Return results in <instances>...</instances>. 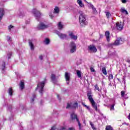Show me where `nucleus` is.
<instances>
[{
	"mask_svg": "<svg viewBox=\"0 0 130 130\" xmlns=\"http://www.w3.org/2000/svg\"><path fill=\"white\" fill-rule=\"evenodd\" d=\"M55 33L56 34H57V35H58L60 39L63 40L64 39V38H66V35L64 34L60 33V32L58 31V30H56Z\"/></svg>",
	"mask_w": 130,
	"mask_h": 130,
	"instance_id": "nucleus-15",
	"label": "nucleus"
},
{
	"mask_svg": "<svg viewBox=\"0 0 130 130\" xmlns=\"http://www.w3.org/2000/svg\"><path fill=\"white\" fill-rule=\"evenodd\" d=\"M12 105H9L8 106H7V110H8L9 111H12Z\"/></svg>",
	"mask_w": 130,
	"mask_h": 130,
	"instance_id": "nucleus-34",
	"label": "nucleus"
},
{
	"mask_svg": "<svg viewBox=\"0 0 130 130\" xmlns=\"http://www.w3.org/2000/svg\"><path fill=\"white\" fill-rule=\"evenodd\" d=\"M77 74L79 78H81L82 77V74L81 73V71H78L77 72Z\"/></svg>",
	"mask_w": 130,
	"mask_h": 130,
	"instance_id": "nucleus-35",
	"label": "nucleus"
},
{
	"mask_svg": "<svg viewBox=\"0 0 130 130\" xmlns=\"http://www.w3.org/2000/svg\"><path fill=\"white\" fill-rule=\"evenodd\" d=\"M58 130H66V127L61 126L59 129H58Z\"/></svg>",
	"mask_w": 130,
	"mask_h": 130,
	"instance_id": "nucleus-44",
	"label": "nucleus"
},
{
	"mask_svg": "<svg viewBox=\"0 0 130 130\" xmlns=\"http://www.w3.org/2000/svg\"><path fill=\"white\" fill-rule=\"evenodd\" d=\"M102 72L103 75H107V71H106V68L103 67L102 68Z\"/></svg>",
	"mask_w": 130,
	"mask_h": 130,
	"instance_id": "nucleus-26",
	"label": "nucleus"
},
{
	"mask_svg": "<svg viewBox=\"0 0 130 130\" xmlns=\"http://www.w3.org/2000/svg\"><path fill=\"white\" fill-rule=\"evenodd\" d=\"M121 2L122 3V4L126 3V0H121Z\"/></svg>",
	"mask_w": 130,
	"mask_h": 130,
	"instance_id": "nucleus-46",
	"label": "nucleus"
},
{
	"mask_svg": "<svg viewBox=\"0 0 130 130\" xmlns=\"http://www.w3.org/2000/svg\"><path fill=\"white\" fill-rule=\"evenodd\" d=\"M83 105L84 106V107H86V108H87V107L88 106L85 105L84 104H83Z\"/></svg>",
	"mask_w": 130,
	"mask_h": 130,
	"instance_id": "nucleus-57",
	"label": "nucleus"
},
{
	"mask_svg": "<svg viewBox=\"0 0 130 130\" xmlns=\"http://www.w3.org/2000/svg\"><path fill=\"white\" fill-rule=\"evenodd\" d=\"M103 118L105 119H106V116H103Z\"/></svg>",
	"mask_w": 130,
	"mask_h": 130,
	"instance_id": "nucleus-61",
	"label": "nucleus"
},
{
	"mask_svg": "<svg viewBox=\"0 0 130 130\" xmlns=\"http://www.w3.org/2000/svg\"><path fill=\"white\" fill-rule=\"evenodd\" d=\"M114 104H113L111 106L110 110H114Z\"/></svg>",
	"mask_w": 130,
	"mask_h": 130,
	"instance_id": "nucleus-38",
	"label": "nucleus"
},
{
	"mask_svg": "<svg viewBox=\"0 0 130 130\" xmlns=\"http://www.w3.org/2000/svg\"><path fill=\"white\" fill-rule=\"evenodd\" d=\"M4 15H5V10L3 8H0V22L3 19Z\"/></svg>",
	"mask_w": 130,
	"mask_h": 130,
	"instance_id": "nucleus-17",
	"label": "nucleus"
},
{
	"mask_svg": "<svg viewBox=\"0 0 130 130\" xmlns=\"http://www.w3.org/2000/svg\"><path fill=\"white\" fill-rule=\"evenodd\" d=\"M24 86H25V84L24 83V81H21L20 82V88L21 90H23V89H24Z\"/></svg>",
	"mask_w": 130,
	"mask_h": 130,
	"instance_id": "nucleus-28",
	"label": "nucleus"
},
{
	"mask_svg": "<svg viewBox=\"0 0 130 130\" xmlns=\"http://www.w3.org/2000/svg\"><path fill=\"white\" fill-rule=\"evenodd\" d=\"M87 96L90 102H94V100L93 99V95H92V92L89 91V92H88L87 94Z\"/></svg>",
	"mask_w": 130,
	"mask_h": 130,
	"instance_id": "nucleus-11",
	"label": "nucleus"
},
{
	"mask_svg": "<svg viewBox=\"0 0 130 130\" xmlns=\"http://www.w3.org/2000/svg\"><path fill=\"white\" fill-rule=\"evenodd\" d=\"M39 58H40V59H41V60H42V59H43V56L40 55L39 56Z\"/></svg>",
	"mask_w": 130,
	"mask_h": 130,
	"instance_id": "nucleus-49",
	"label": "nucleus"
},
{
	"mask_svg": "<svg viewBox=\"0 0 130 130\" xmlns=\"http://www.w3.org/2000/svg\"><path fill=\"white\" fill-rule=\"evenodd\" d=\"M57 26L58 30H62V29H63V25H62L60 22L58 23Z\"/></svg>",
	"mask_w": 130,
	"mask_h": 130,
	"instance_id": "nucleus-22",
	"label": "nucleus"
},
{
	"mask_svg": "<svg viewBox=\"0 0 130 130\" xmlns=\"http://www.w3.org/2000/svg\"><path fill=\"white\" fill-rule=\"evenodd\" d=\"M49 17L51 19H53V18H54V16L52 15V13H49Z\"/></svg>",
	"mask_w": 130,
	"mask_h": 130,
	"instance_id": "nucleus-39",
	"label": "nucleus"
},
{
	"mask_svg": "<svg viewBox=\"0 0 130 130\" xmlns=\"http://www.w3.org/2000/svg\"><path fill=\"white\" fill-rule=\"evenodd\" d=\"M53 14H56L57 15L56 16H58V14H59V8L57 7H55L54 9Z\"/></svg>",
	"mask_w": 130,
	"mask_h": 130,
	"instance_id": "nucleus-18",
	"label": "nucleus"
},
{
	"mask_svg": "<svg viewBox=\"0 0 130 130\" xmlns=\"http://www.w3.org/2000/svg\"><path fill=\"white\" fill-rule=\"evenodd\" d=\"M2 71H5L6 70V62H3L2 64Z\"/></svg>",
	"mask_w": 130,
	"mask_h": 130,
	"instance_id": "nucleus-32",
	"label": "nucleus"
},
{
	"mask_svg": "<svg viewBox=\"0 0 130 130\" xmlns=\"http://www.w3.org/2000/svg\"><path fill=\"white\" fill-rule=\"evenodd\" d=\"M8 41H11L12 40V38H11V37H8Z\"/></svg>",
	"mask_w": 130,
	"mask_h": 130,
	"instance_id": "nucleus-51",
	"label": "nucleus"
},
{
	"mask_svg": "<svg viewBox=\"0 0 130 130\" xmlns=\"http://www.w3.org/2000/svg\"><path fill=\"white\" fill-rule=\"evenodd\" d=\"M101 115L102 116H103V117L104 116V115L103 114H102V113H101Z\"/></svg>",
	"mask_w": 130,
	"mask_h": 130,
	"instance_id": "nucleus-59",
	"label": "nucleus"
},
{
	"mask_svg": "<svg viewBox=\"0 0 130 130\" xmlns=\"http://www.w3.org/2000/svg\"><path fill=\"white\" fill-rule=\"evenodd\" d=\"M90 125H91V127L92 128V127H94V124H93V123H92V122H90Z\"/></svg>",
	"mask_w": 130,
	"mask_h": 130,
	"instance_id": "nucleus-50",
	"label": "nucleus"
},
{
	"mask_svg": "<svg viewBox=\"0 0 130 130\" xmlns=\"http://www.w3.org/2000/svg\"><path fill=\"white\" fill-rule=\"evenodd\" d=\"M70 53H75L77 50V44L74 42H71L70 44Z\"/></svg>",
	"mask_w": 130,
	"mask_h": 130,
	"instance_id": "nucleus-4",
	"label": "nucleus"
},
{
	"mask_svg": "<svg viewBox=\"0 0 130 130\" xmlns=\"http://www.w3.org/2000/svg\"><path fill=\"white\" fill-rule=\"evenodd\" d=\"M79 22L82 27H85L86 24V15L82 11L79 12Z\"/></svg>",
	"mask_w": 130,
	"mask_h": 130,
	"instance_id": "nucleus-1",
	"label": "nucleus"
},
{
	"mask_svg": "<svg viewBox=\"0 0 130 130\" xmlns=\"http://www.w3.org/2000/svg\"><path fill=\"white\" fill-rule=\"evenodd\" d=\"M100 38H103V35H100Z\"/></svg>",
	"mask_w": 130,
	"mask_h": 130,
	"instance_id": "nucleus-54",
	"label": "nucleus"
},
{
	"mask_svg": "<svg viewBox=\"0 0 130 130\" xmlns=\"http://www.w3.org/2000/svg\"><path fill=\"white\" fill-rule=\"evenodd\" d=\"M121 97H124V91H122L121 92Z\"/></svg>",
	"mask_w": 130,
	"mask_h": 130,
	"instance_id": "nucleus-41",
	"label": "nucleus"
},
{
	"mask_svg": "<svg viewBox=\"0 0 130 130\" xmlns=\"http://www.w3.org/2000/svg\"><path fill=\"white\" fill-rule=\"evenodd\" d=\"M45 85V81H42L41 82H39L38 84V86L36 88V90H37V89H39V90H40L39 92L40 93V94H41V95H42V93L43 92V88H44Z\"/></svg>",
	"mask_w": 130,
	"mask_h": 130,
	"instance_id": "nucleus-5",
	"label": "nucleus"
},
{
	"mask_svg": "<svg viewBox=\"0 0 130 130\" xmlns=\"http://www.w3.org/2000/svg\"><path fill=\"white\" fill-rule=\"evenodd\" d=\"M8 93L10 96H13V88L12 87L8 89Z\"/></svg>",
	"mask_w": 130,
	"mask_h": 130,
	"instance_id": "nucleus-27",
	"label": "nucleus"
},
{
	"mask_svg": "<svg viewBox=\"0 0 130 130\" xmlns=\"http://www.w3.org/2000/svg\"><path fill=\"white\" fill-rule=\"evenodd\" d=\"M120 11L123 14H125V15H128L127 11H126L124 8H121Z\"/></svg>",
	"mask_w": 130,
	"mask_h": 130,
	"instance_id": "nucleus-25",
	"label": "nucleus"
},
{
	"mask_svg": "<svg viewBox=\"0 0 130 130\" xmlns=\"http://www.w3.org/2000/svg\"><path fill=\"white\" fill-rule=\"evenodd\" d=\"M41 104H42V101H41Z\"/></svg>",
	"mask_w": 130,
	"mask_h": 130,
	"instance_id": "nucleus-63",
	"label": "nucleus"
},
{
	"mask_svg": "<svg viewBox=\"0 0 130 130\" xmlns=\"http://www.w3.org/2000/svg\"><path fill=\"white\" fill-rule=\"evenodd\" d=\"M108 54L109 55H110V56H116L117 55L116 51L114 52H109Z\"/></svg>",
	"mask_w": 130,
	"mask_h": 130,
	"instance_id": "nucleus-24",
	"label": "nucleus"
},
{
	"mask_svg": "<svg viewBox=\"0 0 130 130\" xmlns=\"http://www.w3.org/2000/svg\"><path fill=\"white\" fill-rule=\"evenodd\" d=\"M122 82L124 83V85H125V77L124 76L122 77Z\"/></svg>",
	"mask_w": 130,
	"mask_h": 130,
	"instance_id": "nucleus-40",
	"label": "nucleus"
},
{
	"mask_svg": "<svg viewBox=\"0 0 130 130\" xmlns=\"http://www.w3.org/2000/svg\"><path fill=\"white\" fill-rule=\"evenodd\" d=\"M92 128L93 130H96V127H95V126H94Z\"/></svg>",
	"mask_w": 130,
	"mask_h": 130,
	"instance_id": "nucleus-56",
	"label": "nucleus"
},
{
	"mask_svg": "<svg viewBox=\"0 0 130 130\" xmlns=\"http://www.w3.org/2000/svg\"><path fill=\"white\" fill-rule=\"evenodd\" d=\"M68 130H76V129H75V128L72 127L69 128Z\"/></svg>",
	"mask_w": 130,
	"mask_h": 130,
	"instance_id": "nucleus-48",
	"label": "nucleus"
},
{
	"mask_svg": "<svg viewBox=\"0 0 130 130\" xmlns=\"http://www.w3.org/2000/svg\"><path fill=\"white\" fill-rule=\"evenodd\" d=\"M94 88L96 90H98V91H99V87H98V85L95 84L94 85Z\"/></svg>",
	"mask_w": 130,
	"mask_h": 130,
	"instance_id": "nucleus-42",
	"label": "nucleus"
},
{
	"mask_svg": "<svg viewBox=\"0 0 130 130\" xmlns=\"http://www.w3.org/2000/svg\"><path fill=\"white\" fill-rule=\"evenodd\" d=\"M104 91L105 94L107 93V90H106V89L104 90Z\"/></svg>",
	"mask_w": 130,
	"mask_h": 130,
	"instance_id": "nucleus-55",
	"label": "nucleus"
},
{
	"mask_svg": "<svg viewBox=\"0 0 130 130\" xmlns=\"http://www.w3.org/2000/svg\"><path fill=\"white\" fill-rule=\"evenodd\" d=\"M35 98H36V94L34 93L32 94V98H31L30 100V103L31 104H33V103L34 102V99H35Z\"/></svg>",
	"mask_w": 130,
	"mask_h": 130,
	"instance_id": "nucleus-30",
	"label": "nucleus"
},
{
	"mask_svg": "<svg viewBox=\"0 0 130 130\" xmlns=\"http://www.w3.org/2000/svg\"><path fill=\"white\" fill-rule=\"evenodd\" d=\"M69 36L72 40H77L78 39V36L75 35L72 31H69Z\"/></svg>",
	"mask_w": 130,
	"mask_h": 130,
	"instance_id": "nucleus-13",
	"label": "nucleus"
},
{
	"mask_svg": "<svg viewBox=\"0 0 130 130\" xmlns=\"http://www.w3.org/2000/svg\"><path fill=\"white\" fill-rule=\"evenodd\" d=\"M50 42V40H49V39H48V38L45 39V40L44 41V43L46 45H48V44H49Z\"/></svg>",
	"mask_w": 130,
	"mask_h": 130,
	"instance_id": "nucleus-29",
	"label": "nucleus"
},
{
	"mask_svg": "<svg viewBox=\"0 0 130 130\" xmlns=\"http://www.w3.org/2000/svg\"><path fill=\"white\" fill-rule=\"evenodd\" d=\"M31 128H32V129H33V126H32Z\"/></svg>",
	"mask_w": 130,
	"mask_h": 130,
	"instance_id": "nucleus-64",
	"label": "nucleus"
},
{
	"mask_svg": "<svg viewBox=\"0 0 130 130\" xmlns=\"http://www.w3.org/2000/svg\"><path fill=\"white\" fill-rule=\"evenodd\" d=\"M71 118L72 120H76L78 122L79 129H82V125L81 124V122H80L78 115L75 114V112H73L71 114Z\"/></svg>",
	"mask_w": 130,
	"mask_h": 130,
	"instance_id": "nucleus-3",
	"label": "nucleus"
},
{
	"mask_svg": "<svg viewBox=\"0 0 130 130\" xmlns=\"http://www.w3.org/2000/svg\"><path fill=\"white\" fill-rule=\"evenodd\" d=\"M12 52H10L8 54V59H10V58H11V56H12Z\"/></svg>",
	"mask_w": 130,
	"mask_h": 130,
	"instance_id": "nucleus-37",
	"label": "nucleus"
},
{
	"mask_svg": "<svg viewBox=\"0 0 130 130\" xmlns=\"http://www.w3.org/2000/svg\"><path fill=\"white\" fill-rule=\"evenodd\" d=\"M90 103H91V105H92V107H93L95 110L97 111V110H98V108L97 107V104L95 103L94 101H93V102H90Z\"/></svg>",
	"mask_w": 130,
	"mask_h": 130,
	"instance_id": "nucleus-21",
	"label": "nucleus"
},
{
	"mask_svg": "<svg viewBox=\"0 0 130 130\" xmlns=\"http://www.w3.org/2000/svg\"><path fill=\"white\" fill-rule=\"evenodd\" d=\"M47 28H48V25H45L43 22H40L37 26L38 30H44Z\"/></svg>",
	"mask_w": 130,
	"mask_h": 130,
	"instance_id": "nucleus-6",
	"label": "nucleus"
},
{
	"mask_svg": "<svg viewBox=\"0 0 130 130\" xmlns=\"http://www.w3.org/2000/svg\"><path fill=\"white\" fill-rule=\"evenodd\" d=\"M90 71H91V72H92V73H94V72H95V69H94V68L91 67V68H90Z\"/></svg>",
	"mask_w": 130,
	"mask_h": 130,
	"instance_id": "nucleus-45",
	"label": "nucleus"
},
{
	"mask_svg": "<svg viewBox=\"0 0 130 130\" xmlns=\"http://www.w3.org/2000/svg\"><path fill=\"white\" fill-rule=\"evenodd\" d=\"M112 79H113V75H112V74H110L109 75V80H112Z\"/></svg>",
	"mask_w": 130,
	"mask_h": 130,
	"instance_id": "nucleus-36",
	"label": "nucleus"
},
{
	"mask_svg": "<svg viewBox=\"0 0 130 130\" xmlns=\"http://www.w3.org/2000/svg\"><path fill=\"white\" fill-rule=\"evenodd\" d=\"M51 79L53 84H57V78H56V76H55V75L51 74Z\"/></svg>",
	"mask_w": 130,
	"mask_h": 130,
	"instance_id": "nucleus-14",
	"label": "nucleus"
},
{
	"mask_svg": "<svg viewBox=\"0 0 130 130\" xmlns=\"http://www.w3.org/2000/svg\"><path fill=\"white\" fill-rule=\"evenodd\" d=\"M124 98L125 99H128V97H127V96H126V94H125V95H124Z\"/></svg>",
	"mask_w": 130,
	"mask_h": 130,
	"instance_id": "nucleus-52",
	"label": "nucleus"
},
{
	"mask_svg": "<svg viewBox=\"0 0 130 130\" xmlns=\"http://www.w3.org/2000/svg\"><path fill=\"white\" fill-rule=\"evenodd\" d=\"M88 50L92 52H97V48L94 45H90L88 46Z\"/></svg>",
	"mask_w": 130,
	"mask_h": 130,
	"instance_id": "nucleus-12",
	"label": "nucleus"
},
{
	"mask_svg": "<svg viewBox=\"0 0 130 130\" xmlns=\"http://www.w3.org/2000/svg\"><path fill=\"white\" fill-rule=\"evenodd\" d=\"M106 130H113V128L110 125H108L106 127Z\"/></svg>",
	"mask_w": 130,
	"mask_h": 130,
	"instance_id": "nucleus-33",
	"label": "nucleus"
},
{
	"mask_svg": "<svg viewBox=\"0 0 130 130\" xmlns=\"http://www.w3.org/2000/svg\"><path fill=\"white\" fill-rule=\"evenodd\" d=\"M117 80H119V82H120V80H119V78H118Z\"/></svg>",
	"mask_w": 130,
	"mask_h": 130,
	"instance_id": "nucleus-62",
	"label": "nucleus"
},
{
	"mask_svg": "<svg viewBox=\"0 0 130 130\" xmlns=\"http://www.w3.org/2000/svg\"><path fill=\"white\" fill-rule=\"evenodd\" d=\"M127 61V62H128L129 63H130V60H128Z\"/></svg>",
	"mask_w": 130,
	"mask_h": 130,
	"instance_id": "nucleus-60",
	"label": "nucleus"
},
{
	"mask_svg": "<svg viewBox=\"0 0 130 130\" xmlns=\"http://www.w3.org/2000/svg\"><path fill=\"white\" fill-rule=\"evenodd\" d=\"M89 7L91 8L93 14H97V10L96 8L94 7V6L92 4H89Z\"/></svg>",
	"mask_w": 130,
	"mask_h": 130,
	"instance_id": "nucleus-20",
	"label": "nucleus"
},
{
	"mask_svg": "<svg viewBox=\"0 0 130 130\" xmlns=\"http://www.w3.org/2000/svg\"><path fill=\"white\" fill-rule=\"evenodd\" d=\"M12 28H14V26L13 25H10L9 26H8V30H9L10 31H11V29H12Z\"/></svg>",
	"mask_w": 130,
	"mask_h": 130,
	"instance_id": "nucleus-43",
	"label": "nucleus"
},
{
	"mask_svg": "<svg viewBox=\"0 0 130 130\" xmlns=\"http://www.w3.org/2000/svg\"><path fill=\"white\" fill-rule=\"evenodd\" d=\"M66 80L67 85H70V81H71V73H66Z\"/></svg>",
	"mask_w": 130,
	"mask_h": 130,
	"instance_id": "nucleus-10",
	"label": "nucleus"
},
{
	"mask_svg": "<svg viewBox=\"0 0 130 130\" xmlns=\"http://www.w3.org/2000/svg\"><path fill=\"white\" fill-rule=\"evenodd\" d=\"M116 28L117 30L118 31H121L122 29H123V25H122V22H118L116 23Z\"/></svg>",
	"mask_w": 130,
	"mask_h": 130,
	"instance_id": "nucleus-9",
	"label": "nucleus"
},
{
	"mask_svg": "<svg viewBox=\"0 0 130 130\" xmlns=\"http://www.w3.org/2000/svg\"><path fill=\"white\" fill-rule=\"evenodd\" d=\"M105 36L107 38V41H110V32L109 31H107L105 32Z\"/></svg>",
	"mask_w": 130,
	"mask_h": 130,
	"instance_id": "nucleus-19",
	"label": "nucleus"
},
{
	"mask_svg": "<svg viewBox=\"0 0 130 130\" xmlns=\"http://www.w3.org/2000/svg\"><path fill=\"white\" fill-rule=\"evenodd\" d=\"M122 43H123L122 39H121V38H118L116 39L114 43L109 44L108 47H110V48H113L114 46H118L119 45L122 44Z\"/></svg>",
	"mask_w": 130,
	"mask_h": 130,
	"instance_id": "nucleus-2",
	"label": "nucleus"
},
{
	"mask_svg": "<svg viewBox=\"0 0 130 130\" xmlns=\"http://www.w3.org/2000/svg\"><path fill=\"white\" fill-rule=\"evenodd\" d=\"M32 13L35 15V16L36 17V19L39 21V19H40V12L38 11V10L34 9L32 10Z\"/></svg>",
	"mask_w": 130,
	"mask_h": 130,
	"instance_id": "nucleus-7",
	"label": "nucleus"
},
{
	"mask_svg": "<svg viewBox=\"0 0 130 130\" xmlns=\"http://www.w3.org/2000/svg\"><path fill=\"white\" fill-rule=\"evenodd\" d=\"M57 97L59 101H60V95L59 94L57 95Z\"/></svg>",
	"mask_w": 130,
	"mask_h": 130,
	"instance_id": "nucleus-47",
	"label": "nucleus"
},
{
	"mask_svg": "<svg viewBox=\"0 0 130 130\" xmlns=\"http://www.w3.org/2000/svg\"><path fill=\"white\" fill-rule=\"evenodd\" d=\"M105 14H106V16L107 19H109V18H110V17H111V13H110V12H106Z\"/></svg>",
	"mask_w": 130,
	"mask_h": 130,
	"instance_id": "nucleus-31",
	"label": "nucleus"
},
{
	"mask_svg": "<svg viewBox=\"0 0 130 130\" xmlns=\"http://www.w3.org/2000/svg\"><path fill=\"white\" fill-rule=\"evenodd\" d=\"M28 45L31 50H34V49H35V47H34V44H33L32 40H28Z\"/></svg>",
	"mask_w": 130,
	"mask_h": 130,
	"instance_id": "nucleus-16",
	"label": "nucleus"
},
{
	"mask_svg": "<svg viewBox=\"0 0 130 130\" xmlns=\"http://www.w3.org/2000/svg\"><path fill=\"white\" fill-rule=\"evenodd\" d=\"M87 109H88V110H90V107L89 106H87L86 107Z\"/></svg>",
	"mask_w": 130,
	"mask_h": 130,
	"instance_id": "nucleus-58",
	"label": "nucleus"
},
{
	"mask_svg": "<svg viewBox=\"0 0 130 130\" xmlns=\"http://www.w3.org/2000/svg\"><path fill=\"white\" fill-rule=\"evenodd\" d=\"M77 4L79 5V7H80V8H84V7H85V5H84V4H83L82 0H77Z\"/></svg>",
	"mask_w": 130,
	"mask_h": 130,
	"instance_id": "nucleus-23",
	"label": "nucleus"
},
{
	"mask_svg": "<svg viewBox=\"0 0 130 130\" xmlns=\"http://www.w3.org/2000/svg\"><path fill=\"white\" fill-rule=\"evenodd\" d=\"M78 107V103H75L73 104H67L66 108L70 109H76Z\"/></svg>",
	"mask_w": 130,
	"mask_h": 130,
	"instance_id": "nucleus-8",
	"label": "nucleus"
},
{
	"mask_svg": "<svg viewBox=\"0 0 130 130\" xmlns=\"http://www.w3.org/2000/svg\"><path fill=\"white\" fill-rule=\"evenodd\" d=\"M9 120H10V121L11 120H14V117H11V118H9Z\"/></svg>",
	"mask_w": 130,
	"mask_h": 130,
	"instance_id": "nucleus-53",
	"label": "nucleus"
}]
</instances>
